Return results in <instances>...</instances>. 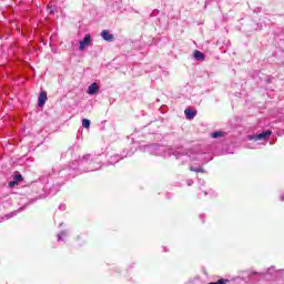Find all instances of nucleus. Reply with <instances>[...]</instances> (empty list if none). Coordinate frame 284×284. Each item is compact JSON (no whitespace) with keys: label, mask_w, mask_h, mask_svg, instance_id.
I'll return each mask as SVG.
<instances>
[{"label":"nucleus","mask_w":284,"mask_h":284,"mask_svg":"<svg viewBox=\"0 0 284 284\" xmlns=\"http://www.w3.org/2000/svg\"><path fill=\"white\" fill-rule=\"evenodd\" d=\"M223 134L224 133L222 131H217V132H213L211 134V136H212V139H219V138L223 136Z\"/></svg>","instance_id":"10"},{"label":"nucleus","mask_w":284,"mask_h":284,"mask_svg":"<svg viewBox=\"0 0 284 284\" xmlns=\"http://www.w3.org/2000/svg\"><path fill=\"white\" fill-rule=\"evenodd\" d=\"M230 283V280L220 278L216 282H210L209 284H227Z\"/></svg>","instance_id":"9"},{"label":"nucleus","mask_w":284,"mask_h":284,"mask_svg":"<svg viewBox=\"0 0 284 284\" xmlns=\"http://www.w3.org/2000/svg\"><path fill=\"white\" fill-rule=\"evenodd\" d=\"M47 101H48V93L45 91H42L38 99V103H39L40 108H42V105H45Z\"/></svg>","instance_id":"3"},{"label":"nucleus","mask_w":284,"mask_h":284,"mask_svg":"<svg viewBox=\"0 0 284 284\" xmlns=\"http://www.w3.org/2000/svg\"><path fill=\"white\" fill-rule=\"evenodd\" d=\"M194 172H203V169H195Z\"/></svg>","instance_id":"12"},{"label":"nucleus","mask_w":284,"mask_h":284,"mask_svg":"<svg viewBox=\"0 0 284 284\" xmlns=\"http://www.w3.org/2000/svg\"><path fill=\"white\" fill-rule=\"evenodd\" d=\"M88 94H97V92H99V84L97 83H92L89 88H88Z\"/></svg>","instance_id":"4"},{"label":"nucleus","mask_w":284,"mask_h":284,"mask_svg":"<svg viewBox=\"0 0 284 284\" xmlns=\"http://www.w3.org/2000/svg\"><path fill=\"white\" fill-rule=\"evenodd\" d=\"M101 37L104 39V41H112L114 39V36L110 34V31L103 30L101 32Z\"/></svg>","instance_id":"5"},{"label":"nucleus","mask_w":284,"mask_h":284,"mask_svg":"<svg viewBox=\"0 0 284 284\" xmlns=\"http://www.w3.org/2000/svg\"><path fill=\"white\" fill-rule=\"evenodd\" d=\"M194 59H196V61H205V54H203L201 51H195Z\"/></svg>","instance_id":"8"},{"label":"nucleus","mask_w":284,"mask_h":284,"mask_svg":"<svg viewBox=\"0 0 284 284\" xmlns=\"http://www.w3.org/2000/svg\"><path fill=\"white\" fill-rule=\"evenodd\" d=\"M91 41H92V38L90 37V34H87L83 41H80V50H85L87 45H90Z\"/></svg>","instance_id":"2"},{"label":"nucleus","mask_w":284,"mask_h":284,"mask_svg":"<svg viewBox=\"0 0 284 284\" xmlns=\"http://www.w3.org/2000/svg\"><path fill=\"white\" fill-rule=\"evenodd\" d=\"M267 136H272V131L267 130L260 134L248 135V141H265Z\"/></svg>","instance_id":"1"},{"label":"nucleus","mask_w":284,"mask_h":284,"mask_svg":"<svg viewBox=\"0 0 284 284\" xmlns=\"http://www.w3.org/2000/svg\"><path fill=\"white\" fill-rule=\"evenodd\" d=\"M19 181H23V176L21 174L14 175L13 181L9 183L10 187L17 185Z\"/></svg>","instance_id":"7"},{"label":"nucleus","mask_w":284,"mask_h":284,"mask_svg":"<svg viewBox=\"0 0 284 284\" xmlns=\"http://www.w3.org/2000/svg\"><path fill=\"white\" fill-rule=\"evenodd\" d=\"M63 234H65V233H60L58 236H59V239H62L63 237Z\"/></svg>","instance_id":"13"},{"label":"nucleus","mask_w":284,"mask_h":284,"mask_svg":"<svg viewBox=\"0 0 284 284\" xmlns=\"http://www.w3.org/2000/svg\"><path fill=\"white\" fill-rule=\"evenodd\" d=\"M82 125H83L85 129L90 128V120L83 119V120H82Z\"/></svg>","instance_id":"11"},{"label":"nucleus","mask_w":284,"mask_h":284,"mask_svg":"<svg viewBox=\"0 0 284 284\" xmlns=\"http://www.w3.org/2000/svg\"><path fill=\"white\" fill-rule=\"evenodd\" d=\"M184 114L186 119L191 121V119H194L196 116V111H193L192 109H185Z\"/></svg>","instance_id":"6"}]
</instances>
